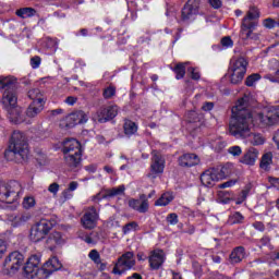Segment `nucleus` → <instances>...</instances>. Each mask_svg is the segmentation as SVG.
<instances>
[{"mask_svg":"<svg viewBox=\"0 0 279 279\" xmlns=\"http://www.w3.org/2000/svg\"><path fill=\"white\" fill-rule=\"evenodd\" d=\"M187 121L190 123H195V121H197V112L195 111H189L187 112Z\"/></svg>","mask_w":279,"mask_h":279,"instance_id":"3c124183","label":"nucleus"},{"mask_svg":"<svg viewBox=\"0 0 279 279\" xmlns=\"http://www.w3.org/2000/svg\"><path fill=\"white\" fill-rule=\"evenodd\" d=\"M256 160H258V149L250 147L241 157L240 162H242V165H248L252 167L256 165Z\"/></svg>","mask_w":279,"mask_h":279,"instance_id":"4be33fe9","label":"nucleus"},{"mask_svg":"<svg viewBox=\"0 0 279 279\" xmlns=\"http://www.w3.org/2000/svg\"><path fill=\"white\" fill-rule=\"evenodd\" d=\"M274 141L279 149V130L275 133Z\"/></svg>","mask_w":279,"mask_h":279,"instance_id":"0e129e2a","label":"nucleus"},{"mask_svg":"<svg viewBox=\"0 0 279 279\" xmlns=\"http://www.w3.org/2000/svg\"><path fill=\"white\" fill-rule=\"evenodd\" d=\"M62 196L64 197V199H71V197H73V194L69 189H66L62 192Z\"/></svg>","mask_w":279,"mask_h":279,"instance_id":"bf43d9fd","label":"nucleus"},{"mask_svg":"<svg viewBox=\"0 0 279 279\" xmlns=\"http://www.w3.org/2000/svg\"><path fill=\"white\" fill-rule=\"evenodd\" d=\"M147 256H145V253L140 252L137 253V260H146Z\"/></svg>","mask_w":279,"mask_h":279,"instance_id":"338daca9","label":"nucleus"},{"mask_svg":"<svg viewBox=\"0 0 279 279\" xmlns=\"http://www.w3.org/2000/svg\"><path fill=\"white\" fill-rule=\"evenodd\" d=\"M125 193V185H120L118 187H112L109 190H106L104 194L99 193L96 196H94V199H108V197H117V195H123Z\"/></svg>","mask_w":279,"mask_h":279,"instance_id":"5701e85b","label":"nucleus"},{"mask_svg":"<svg viewBox=\"0 0 279 279\" xmlns=\"http://www.w3.org/2000/svg\"><path fill=\"white\" fill-rule=\"evenodd\" d=\"M250 195V187H245L244 190H242L241 194H240V199L238 202V204H243V202H245V199H247V196Z\"/></svg>","mask_w":279,"mask_h":279,"instance_id":"a18cd8bd","label":"nucleus"},{"mask_svg":"<svg viewBox=\"0 0 279 279\" xmlns=\"http://www.w3.org/2000/svg\"><path fill=\"white\" fill-rule=\"evenodd\" d=\"M136 228H138V223L136 221H132V222L126 223L122 228V232H123V234H129V232H132V230H136Z\"/></svg>","mask_w":279,"mask_h":279,"instance_id":"ea45409f","label":"nucleus"},{"mask_svg":"<svg viewBox=\"0 0 279 279\" xmlns=\"http://www.w3.org/2000/svg\"><path fill=\"white\" fill-rule=\"evenodd\" d=\"M88 256L96 265H101V255H99L97 250H92Z\"/></svg>","mask_w":279,"mask_h":279,"instance_id":"58836bf2","label":"nucleus"},{"mask_svg":"<svg viewBox=\"0 0 279 279\" xmlns=\"http://www.w3.org/2000/svg\"><path fill=\"white\" fill-rule=\"evenodd\" d=\"M14 156H20L22 160L27 159L29 156V144H27V137L21 131H14L11 136L9 153Z\"/></svg>","mask_w":279,"mask_h":279,"instance_id":"423d86ee","label":"nucleus"},{"mask_svg":"<svg viewBox=\"0 0 279 279\" xmlns=\"http://www.w3.org/2000/svg\"><path fill=\"white\" fill-rule=\"evenodd\" d=\"M15 14L20 19H31V16L36 15V9H34V8H22V9L16 10Z\"/></svg>","mask_w":279,"mask_h":279,"instance_id":"2f4dec72","label":"nucleus"},{"mask_svg":"<svg viewBox=\"0 0 279 279\" xmlns=\"http://www.w3.org/2000/svg\"><path fill=\"white\" fill-rule=\"evenodd\" d=\"M258 19H260V10L251 5L242 20L240 31V38H242V40H254V38H256L254 31L258 27Z\"/></svg>","mask_w":279,"mask_h":279,"instance_id":"7ed1b4c3","label":"nucleus"},{"mask_svg":"<svg viewBox=\"0 0 279 279\" xmlns=\"http://www.w3.org/2000/svg\"><path fill=\"white\" fill-rule=\"evenodd\" d=\"M123 130L125 136H134L138 132V124L132 120H124Z\"/></svg>","mask_w":279,"mask_h":279,"instance_id":"cd10ccee","label":"nucleus"},{"mask_svg":"<svg viewBox=\"0 0 279 279\" xmlns=\"http://www.w3.org/2000/svg\"><path fill=\"white\" fill-rule=\"evenodd\" d=\"M274 158V155L271 153H266L263 155L262 160H260V169H269V165H271V160Z\"/></svg>","mask_w":279,"mask_h":279,"instance_id":"c9c22d12","label":"nucleus"},{"mask_svg":"<svg viewBox=\"0 0 279 279\" xmlns=\"http://www.w3.org/2000/svg\"><path fill=\"white\" fill-rule=\"evenodd\" d=\"M135 265L136 259H134V253L126 252L118 258L112 269V274H114L116 276H123L125 271H130V269H132V267H134Z\"/></svg>","mask_w":279,"mask_h":279,"instance_id":"9d476101","label":"nucleus"},{"mask_svg":"<svg viewBox=\"0 0 279 279\" xmlns=\"http://www.w3.org/2000/svg\"><path fill=\"white\" fill-rule=\"evenodd\" d=\"M129 206L137 213L145 214L147 213V210H149V201L147 199V196H145V194H142L140 196V199H130Z\"/></svg>","mask_w":279,"mask_h":279,"instance_id":"aec40b11","label":"nucleus"},{"mask_svg":"<svg viewBox=\"0 0 279 279\" xmlns=\"http://www.w3.org/2000/svg\"><path fill=\"white\" fill-rule=\"evenodd\" d=\"M28 97L33 100V104H43L45 105V97L38 88H33L28 90Z\"/></svg>","mask_w":279,"mask_h":279,"instance_id":"c85d7f7f","label":"nucleus"},{"mask_svg":"<svg viewBox=\"0 0 279 279\" xmlns=\"http://www.w3.org/2000/svg\"><path fill=\"white\" fill-rule=\"evenodd\" d=\"M76 102H77V98L73 96H69L65 99V104H68V106H74Z\"/></svg>","mask_w":279,"mask_h":279,"instance_id":"13d9d810","label":"nucleus"},{"mask_svg":"<svg viewBox=\"0 0 279 279\" xmlns=\"http://www.w3.org/2000/svg\"><path fill=\"white\" fill-rule=\"evenodd\" d=\"M8 251V244L4 240L0 239V258L5 254Z\"/></svg>","mask_w":279,"mask_h":279,"instance_id":"8fccbe9b","label":"nucleus"},{"mask_svg":"<svg viewBox=\"0 0 279 279\" xmlns=\"http://www.w3.org/2000/svg\"><path fill=\"white\" fill-rule=\"evenodd\" d=\"M46 243L50 246V250H53L56 245H62V243H64V238H62V233L54 231L50 233Z\"/></svg>","mask_w":279,"mask_h":279,"instance_id":"a878e982","label":"nucleus"},{"mask_svg":"<svg viewBox=\"0 0 279 279\" xmlns=\"http://www.w3.org/2000/svg\"><path fill=\"white\" fill-rule=\"evenodd\" d=\"M40 62H43V59H40L39 56H35V57L31 58L32 69H38L40 66Z\"/></svg>","mask_w":279,"mask_h":279,"instance_id":"37998d69","label":"nucleus"},{"mask_svg":"<svg viewBox=\"0 0 279 279\" xmlns=\"http://www.w3.org/2000/svg\"><path fill=\"white\" fill-rule=\"evenodd\" d=\"M248 64L250 62H247V59L244 57L231 59L228 73L232 84H241V82H243V77H245V73H247Z\"/></svg>","mask_w":279,"mask_h":279,"instance_id":"0eeeda50","label":"nucleus"},{"mask_svg":"<svg viewBox=\"0 0 279 279\" xmlns=\"http://www.w3.org/2000/svg\"><path fill=\"white\" fill-rule=\"evenodd\" d=\"M166 221L170 223V226H178L180 220L178 219V214L171 213L167 216Z\"/></svg>","mask_w":279,"mask_h":279,"instance_id":"a19ab883","label":"nucleus"},{"mask_svg":"<svg viewBox=\"0 0 279 279\" xmlns=\"http://www.w3.org/2000/svg\"><path fill=\"white\" fill-rule=\"evenodd\" d=\"M228 151L232 156H241V154H243V150L240 148V146H232L228 149Z\"/></svg>","mask_w":279,"mask_h":279,"instance_id":"c03bdc74","label":"nucleus"},{"mask_svg":"<svg viewBox=\"0 0 279 279\" xmlns=\"http://www.w3.org/2000/svg\"><path fill=\"white\" fill-rule=\"evenodd\" d=\"M172 71L175 73V80H184V75H186V63H178Z\"/></svg>","mask_w":279,"mask_h":279,"instance_id":"72a5a7b5","label":"nucleus"},{"mask_svg":"<svg viewBox=\"0 0 279 279\" xmlns=\"http://www.w3.org/2000/svg\"><path fill=\"white\" fill-rule=\"evenodd\" d=\"M32 219V214L28 211L19 213L9 217L13 228H19L20 226H25L27 221Z\"/></svg>","mask_w":279,"mask_h":279,"instance_id":"412c9836","label":"nucleus"},{"mask_svg":"<svg viewBox=\"0 0 279 279\" xmlns=\"http://www.w3.org/2000/svg\"><path fill=\"white\" fill-rule=\"evenodd\" d=\"M201 0H187L181 12L182 21H191L193 16L199 13Z\"/></svg>","mask_w":279,"mask_h":279,"instance_id":"dca6fc26","label":"nucleus"},{"mask_svg":"<svg viewBox=\"0 0 279 279\" xmlns=\"http://www.w3.org/2000/svg\"><path fill=\"white\" fill-rule=\"evenodd\" d=\"M199 162V156L196 154H184L179 157L180 167H195Z\"/></svg>","mask_w":279,"mask_h":279,"instance_id":"b1692460","label":"nucleus"},{"mask_svg":"<svg viewBox=\"0 0 279 279\" xmlns=\"http://www.w3.org/2000/svg\"><path fill=\"white\" fill-rule=\"evenodd\" d=\"M259 243L262 246L269 245L271 243V238L269 235H264L260 240Z\"/></svg>","mask_w":279,"mask_h":279,"instance_id":"6e6d98bb","label":"nucleus"},{"mask_svg":"<svg viewBox=\"0 0 279 279\" xmlns=\"http://www.w3.org/2000/svg\"><path fill=\"white\" fill-rule=\"evenodd\" d=\"M24 210H32L36 207V198L34 196H25L22 202Z\"/></svg>","mask_w":279,"mask_h":279,"instance_id":"f704fd0d","label":"nucleus"},{"mask_svg":"<svg viewBox=\"0 0 279 279\" xmlns=\"http://www.w3.org/2000/svg\"><path fill=\"white\" fill-rule=\"evenodd\" d=\"M104 170H105L107 173H114V170H113L112 167H110V166H105V167H104Z\"/></svg>","mask_w":279,"mask_h":279,"instance_id":"774afa93","label":"nucleus"},{"mask_svg":"<svg viewBox=\"0 0 279 279\" xmlns=\"http://www.w3.org/2000/svg\"><path fill=\"white\" fill-rule=\"evenodd\" d=\"M173 199L171 192H166L155 202V206H169Z\"/></svg>","mask_w":279,"mask_h":279,"instance_id":"7c9ffc66","label":"nucleus"},{"mask_svg":"<svg viewBox=\"0 0 279 279\" xmlns=\"http://www.w3.org/2000/svg\"><path fill=\"white\" fill-rule=\"evenodd\" d=\"M245 221V216L240 211L231 214L228 218L229 226H234L236 223H243Z\"/></svg>","mask_w":279,"mask_h":279,"instance_id":"473e14b6","label":"nucleus"},{"mask_svg":"<svg viewBox=\"0 0 279 279\" xmlns=\"http://www.w3.org/2000/svg\"><path fill=\"white\" fill-rule=\"evenodd\" d=\"M165 165L166 160L162 154H160L158 150H153L148 178L156 180V175H161V173H165Z\"/></svg>","mask_w":279,"mask_h":279,"instance_id":"ddd939ff","label":"nucleus"},{"mask_svg":"<svg viewBox=\"0 0 279 279\" xmlns=\"http://www.w3.org/2000/svg\"><path fill=\"white\" fill-rule=\"evenodd\" d=\"M21 193H23V186L17 181L0 184V199L5 204L17 202Z\"/></svg>","mask_w":279,"mask_h":279,"instance_id":"6e6552de","label":"nucleus"},{"mask_svg":"<svg viewBox=\"0 0 279 279\" xmlns=\"http://www.w3.org/2000/svg\"><path fill=\"white\" fill-rule=\"evenodd\" d=\"M62 268V264L58 257H51L40 268V254L32 255L24 266V272L27 278L45 279L51 274Z\"/></svg>","mask_w":279,"mask_h":279,"instance_id":"f03ea898","label":"nucleus"},{"mask_svg":"<svg viewBox=\"0 0 279 279\" xmlns=\"http://www.w3.org/2000/svg\"><path fill=\"white\" fill-rule=\"evenodd\" d=\"M248 101L250 98L244 96L231 109L232 118L229 124V132L238 138H247L252 123L258 128H269L279 122V107H270L263 113L252 117Z\"/></svg>","mask_w":279,"mask_h":279,"instance_id":"f257e3e1","label":"nucleus"},{"mask_svg":"<svg viewBox=\"0 0 279 279\" xmlns=\"http://www.w3.org/2000/svg\"><path fill=\"white\" fill-rule=\"evenodd\" d=\"M44 108H45V105L43 104L32 102L26 110V117H28L29 119H34V117H38V114L43 112Z\"/></svg>","mask_w":279,"mask_h":279,"instance_id":"bb28decb","label":"nucleus"},{"mask_svg":"<svg viewBox=\"0 0 279 279\" xmlns=\"http://www.w3.org/2000/svg\"><path fill=\"white\" fill-rule=\"evenodd\" d=\"M253 228H255V230H258L259 232H265V223H263L262 221L253 222Z\"/></svg>","mask_w":279,"mask_h":279,"instance_id":"864d4df0","label":"nucleus"},{"mask_svg":"<svg viewBox=\"0 0 279 279\" xmlns=\"http://www.w3.org/2000/svg\"><path fill=\"white\" fill-rule=\"evenodd\" d=\"M234 184H236V181L234 180L227 181L225 183L219 184L218 189H230V186H234Z\"/></svg>","mask_w":279,"mask_h":279,"instance_id":"5fc2aeb1","label":"nucleus"},{"mask_svg":"<svg viewBox=\"0 0 279 279\" xmlns=\"http://www.w3.org/2000/svg\"><path fill=\"white\" fill-rule=\"evenodd\" d=\"M0 90L2 95V106H16L19 96L16 95V77L0 76Z\"/></svg>","mask_w":279,"mask_h":279,"instance_id":"39448f33","label":"nucleus"},{"mask_svg":"<svg viewBox=\"0 0 279 279\" xmlns=\"http://www.w3.org/2000/svg\"><path fill=\"white\" fill-rule=\"evenodd\" d=\"M117 114H119V106L117 105L100 107L96 112V121H98V123H108V121H112Z\"/></svg>","mask_w":279,"mask_h":279,"instance_id":"2eb2a0df","label":"nucleus"},{"mask_svg":"<svg viewBox=\"0 0 279 279\" xmlns=\"http://www.w3.org/2000/svg\"><path fill=\"white\" fill-rule=\"evenodd\" d=\"M63 112H64V110H62V109H54L51 111V114H52V117H56L58 114H62Z\"/></svg>","mask_w":279,"mask_h":279,"instance_id":"69168bd1","label":"nucleus"},{"mask_svg":"<svg viewBox=\"0 0 279 279\" xmlns=\"http://www.w3.org/2000/svg\"><path fill=\"white\" fill-rule=\"evenodd\" d=\"M87 121L88 116L86 114V112L82 110L74 111L66 117V128H75V125L86 123Z\"/></svg>","mask_w":279,"mask_h":279,"instance_id":"f3484780","label":"nucleus"},{"mask_svg":"<svg viewBox=\"0 0 279 279\" xmlns=\"http://www.w3.org/2000/svg\"><path fill=\"white\" fill-rule=\"evenodd\" d=\"M213 108H215V105L213 102H205L202 107V110H204L205 112H210Z\"/></svg>","mask_w":279,"mask_h":279,"instance_id":"4d7b16f0","label":"nucleus"},{"mask_svg":"<svg viewBox=\"0 0 279 279\" xmlns=\"http://www.w3.org/2000/svg\"><path fill=\"white\" fill-rule=\"evenodd\" d=\"M62 153L64 162L71 169H77L82 165V144L75 138L63 142Z\"/></svg>","mask_w":279,"mask_h":279,"instance_id":"20e7f679","label":"nucleus"},{"mask_svg":"<svg viewBox=\"0 0 279 279\" xmlns=\"http://www.w3.org/2000/svg\"><path fill=\"white\" fill-rule=\"evenodd\" d=\"M243 258H245V247L236 246L231 252L229 260H230L231 265H236L238 263H241V260H243Z\"/></svg>","mask_w":279,"mask_h":279,"instance_id":"393cba45","label":"nucleus"},{"mask_svg":"<svg viewBox=\"0 0 279 279\" xmlns=\"http://www.w3.org/2000/svg\"><path fill=\"white\" fill-rule=\"evenodd\" d=\"M258 80H260V74L258 73L251 74L245 80V86L252 87L256 84V82H258Z\"/></svg>","mask_w":279,"mask_h":279,"instance_id":"4c0bfd02","label":"nucleus"},{"mask_svg":"<svg viewBox=\"0 0 279 279\" xmlns=\"http://www.w3.org/2000/svg\"><path fill=\"white\" fill-rule=\"evenodd\" d=\"M228 175V172H226V168H222L220 171L213 168L208 169L205 172L201 174V182L203 186L213 187L217 182L220 180H223Z\"/></svg>","mask_w":279,"mask_h":279,"instance_id":"f8f14e48","label":"nucleus"},{"mask_svg":"<svg viewBox=\"0 0 279 279\" xmlns=\"http://www.w3.org/2000/svg\"><path fill=\"white\" fill-rule=\"evenodd\" d=\"M208 3L214 10H219L221 5H223V2L221 0H208Z\"/></svg>","mask_w":279,"mask_h":279,"instance_id":"de8ad7c7","label":"nucleus"},{"mask_svg":"<svg viewBox=\"0 0 279 279\" xmlns=\"http://www.w3.org/2000/svg\"><path fill=\"white\" fill-rule=\"evenodd\" d=\"M150 269L158 270L165 263V252L162 250H154L148 257Z\"/></svg>","mask_w":279,"mask_h":279,"instance_id":"6ab92c4d","label":"nucleus"},{"mask_svg":"<svg viewBox=\"0 0 279 279\" xmlns=\"http://www.w3.org/2000/svg\"><path fill=\"white\" fill-rule=\"evenodd\" d=\"M8 114H9V120L11 123H24L25 122V116H23V110H21V107H17L16 105H9L4 106Z\"/></svg>","mask_w":279,"mask_h":279,"instance_id":"a211bd4d","label":"nucleus"},{"mask_svg":"<svg viewBox=\"0 0 279 279\" xmlns=\"http://www.w3.org/2000/svg\"><path fill=\"white\" fill-rule=\"evenodd\" d=\"M246 138L248 143H251V145L258 146L265 144V138L259 133H252L251 131H248V135H246Z\"/></svg>","mask_w":279,"mask_h":279,"instance_id":"c756f323","label":"nucleus"},{"mask_svg":"<svg viewBox=\"0 0 279 279\" xmlns=\"http://www.w3.org/2000/svg\"><path fill=\"white\" fill-rule=\"evenodd\" d=\"M49 193H52V195H58V191H60V184L52 183L48 186Z\"/></svg>","mask_w":279,"mask_h":279,"instance_id":"09e8293b","label":"nucleus"},{"mask_svg":"<svg viewBox=\"0 0 279 279\" xmlns=\"http://www.w3.org/2000/svg\"><path fill=\"white\" fill-rule=\"evenodd\" d=\"M117 95V87L110 85L106 87L102 92L104 99H112Z\"/></svg>","mask_w":279,"mask_h":279,"instance_id":"e433bc0d","label":"nucleus"},{"mask_svg":"<svg viewBox=\"0 0 279 279\" xmlns=\"http://www.w3.org/2000/svg\"><path fill=\"white\" fill-rule=\"evenodd\" d=\"M97 221H99V211H97L95 206L88 207L81 218V223L85 230H94V228H97Z\"/></svg>","mask_w":279,"mask_h":279,"instance_id":"4468645a","label":"nucleus"},{"mask_svg":"<svg viewBox=\"0 0 279 279\" xmlns=\"http://www.w3.org/2000/svg\"><path fill=\"white\" fill-rule=\"evenodd\" d=\"M77 186H80V184L76 181H72V182H70L68 190H70V192L76 191Z\"/></svg>","mask_w":279,"mask_h":279,"instance_id":"052dcab7","label":"nucleus"},{"mask_svg":"<svg viewBox=\"0 0 279 279\" xmlns=\"http://www.w3.org/2000/svg\"><path fill=\"white\" fill-rule=\"evenodd\" d=\"M56 226V220L41 219L39 222L31 228L29 239L33 243L43 241L45 236L51 232V229Z\"/></svg>","mask_w":279,"mask_h":279,"instance_id":"1a4fd4ad","label":"nucleus"},{"mask_svg":"<svg viewBox=\"0 0 279 279\" xmlns=\"http://www.w3.org/2000/svg\"><path fill=\"white\" fill-rule=\"evenodd\" d=\"M269 80H270V82H278L279 83V70H277L274 75H270Z\"/></svg>","mask_w":279,"mask_h":279,"instance_id":"680f3d73","label":"nucleus"},{"mask_svg":"<svg viewBox=\"0 0 279 279\" xmlns=\"http://www.w3.org/2000/svg\"><path fill=\"white\" fill-rule=\"evenodd\" d=\"M277 23H278V21H276L271 17H268V19L264 20L263 25H264V27H267L268 29H274V27H277Z\"/></svg>","mask_w":279,"mask_h":279,"instance_id":"79ce46f5","label":"nucleus"},{"mask_svg":"<svg viewBox=\"0 0 279 279\" xmlns=\"http://www.w3.org/2000/svg\"><path fill=\"white\" fill-rule=\"evenodd\" d=\"M85 170L89 171V173H95V171H97V166L96 165L86 166Z\"/></svg>","mask_w":279,"mask_h":279,"instance_id":"e2e57ef3","label":"nucleus"},{"mask_svg":"<svg viewBox=\"0 0 279 279\" xmlns=\"http://www.w3.org/2000/svg\"><path fill=\"white\" fill-rule=\"evenodd\" d=\"M25 263V257L19 251L10 253L4 259V269L8 271L9 276H14Z\"/></svg>","mask_w":279,"mask_h":279,"instance_id":"9b49d317","label":"nucleus"},{"mask_svg":"<svg viewBox=\"0 0 279 279\" xmlns=\"http://www.w3.org/2000/svg\"><path fill=\"white\" fill-rule=\"evenodd\" d=\"M189 71L193 80H199V77H202V75L199 74V71H197L195 68H190Z\"/></svg>","mask_w":279,"mask_h":279,"instance_id":"603ef678","label":"nucleus"},{"mask_svg":"<svg viewBox=\"0 0 279 279\" xmlns=\"http://www.w3.org/2000/svg\"><path fill=\"white\" fill-rule=\"evenodd\" d=\"M220 43H221L222 47H226V49H228L234 45V43L232 41V38H230V37H223Z\"/></svg>","mask_w":279,"mask_h":279,"instance_id":"49530a36","label":"nucleus"}]
</instances>
